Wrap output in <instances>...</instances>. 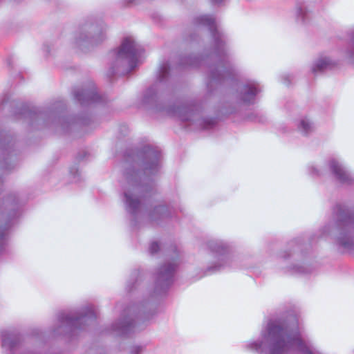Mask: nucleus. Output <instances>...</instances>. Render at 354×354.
Here are the masks:
<instances>
[{
  "instance_id": "obj_1",
  "label": "nucleus",
  "mask_w": 354,
  "mask_h": 354,
  "mask_svg": "<svg viewBox=\"0 0 354 354\" xmlns=\"http://www.w3.org/2000/svg\"><path fill=\"white\" fill-rule=\"evenodd\" d=\"M242 346L245 351L258 354H317L295 317L270 319L258 339L245 341Z\"/></svg>"
},
{
  "instance_id": "obj_2",
  "label": "nucleus",
  "mask_w": 354,
  "mask_h": 354,
  "mask_svg": "<svg viewBox=\"0 0 354 354\" xmlns=\"http://www.w3.org/2000/svg\"><path fill=\"white\" fill-rule=\"evenodd\" d=\"M160 158L158 148L149 145L127 155L121 184L125 208L133 216L140 212V194L152 191V179L160 170Z\"/></svg>"
},
{
  "instance_id": "obj_3",
  "label": "nucleus",
  "mask_w": 354,
  "mask_h": 354,
  "mask_svg": "<svg viewBox=\"0 0 354 354\" xmlns=\"http://www.w3.org/2000/svg\"><path fill=\"white\" fill-rule=\"evenodd\" d=\"M193 24L196 28H207L213 41V49L209 58L216 64L209 67L207 86L233 77L235 70L227 52L225 36L218 27L215 19L209 15H201L194 19Z\"/></svg>"
},
{
  "instance_id": "obj_4",
  "label": "nucleus",
  "mask_w": 354,
  "mask_h": 354,
  "mask_svg": "<svg viewBox=\"0 0 354 354\" xmlns=\"http://www.w3.org/2000/svg\"><path fill=\"white\" fill-rule=\"evenodd\" d=\"M144 53L142 47L131 36L124 38L121 45L109 53L110 72L126 75L140 63Z\"/></svg>"
},
{
  "instance_id": "obj_5",
  "label": "nucleus",
  "mask_w": 354,
  "mask_h": 354,
  "mask_svg": "<svg viewBox=\"0 0 354 354\" xmlns=\"http://www.w3.org/2000/svg\"><path fill=\"white\" fill-rule=\"evenodd\" d=\"M335 222L324 228V234L330 235L335 232L337 243L344 249H351L354 244V214H350L343 206L334 208Z\"/></svg>"
},
{
  "instance_id": "obj_6",
  "label": "nucleus",
  "mask_w": 354,
  "mask_h": 354,
  "mask_svg": "<svg viewBox=\"0 0 354 354\" xmlns=\"http://www.w3.org/2000/svg\"><path fill=\"white\" fill-rule=\"evenodd\" d=\"M96 313L93 306H87L74 313H61L57 318L55 335L74 333L77 329H83L96 319Z\"/></svg>"
},
{
  "instance_id": "obj_7",
  "label": "nucleus",
  "mask_w": 354,
  "mask_h": 354,
  "mask_svg": "<svg viewBox=\"0 0 354 354\" xmlns=\"http://www.w3.org/2000/svg\"><path fill=\"white\" fill-rule=\"evenodd\" d=\"M21 201L16 194L8 196L0 201V253L3 249L11 227L21 216Z\"/></svg>"
},
{
  "instance_id": "obj_8",
  "label": "nucleus",
  "mask_w": 354,
  "mask_h": 354,
  "mask_svg": "<svg viewBox=\"0 0 354 354\" xmlns=\"http://www.w3.org/2000/svg\"><path fill=\"white\" fill-rule=\"evenodd\" d=\"M106 27L86 22L74 33L73 44L82 51H86L106 39Z\"/></svg>"
},
{
  "instance_id": "obj_9",
  "label": "nucleus",
  "mask_w": 354,
  "mask_h": 354,
  "mask_svg": "<svg viewBox=\"0 0 354 354\" xmlns=\"http://www.w3.org/2000/svg\"><path fill=\"white\" fill-rule=\"evenodd\" d=\"M145 304L130 307L124 310L123 318L113 325V330L119 335H128L134 331L136 324L140 320H147L153 315V313L146 311Z\"/></svg>"
},
{
  "instance_id": "obj_10",
  "label": "nucleus",
  "mask_w": 354,
  "mask_h": 354,
  "mask_svg": "<svg viewBox=\"0 0 354 354\" xmlns=\"http://www.w3.org/2000/svg\"><path fill=\"white\" fill-rule=\"evenodd\" d=\"M11 136L5 131H0V185L2 176L14 169L18 162Z\"/></svg>"
},
{
  "instance_id": "obj_11",
  "label": "nucleus",
  "mask_w": 354,
  "mask_h": 354,
  "mask_svg": "<svg viewBox=\"0 0 354 354\" xmlns=\"http://www.w3.org/2000/svg\"><path fill=\"white\" fill-rule=\"evenodd\" d=\"M166 111L169 115L176 117L183 122L196 123L203 129H208L212 124L211 120L200 118L199 108L196 104L170 107Z\"/></svg>"
},
{
  "instance_id": "obj_12",
  "label": "nucleus",
  "mask_w": 354,
  "mask_h": 354,
  "mask_svg": "<svg viewBox=\"0 0 354 354\" xmlns=\"http://www.w3.org/2000/svg\"><path fill=\"white\" fill-rule=\"evenodd\" d=\"M207 247L214 259L213 266L208 268L209 270H219L226 266H232L233 257L229 252L228 247L223 241L211 240L207 243Z\"/></svg>"
},
{
  "instance_id": "obj_13",
  "label": "nucleus",
  "mask_w": 354,
  "mask_h": 354,
  "mask_svg": "<svg viewBox=\"0 0 354 354\" xmlns=\"http://www.w3.org/2000/svg\"><path fill=\"white\" fill-rule=\"evenodd\" d=\"M178 254L171 261L161 266L158 269L155 281V292L161 294L165 292L174 281L176 268L178 264Z\"/></svg>"
},
{
  "instance_id": "obj_14",
  "label": "nucleus",
  "mask_w": 354,
  "mask_h": 354,
  "mask_svg": "<svg viewBox=\"0 0 354 354\" xmlns=\"http://www.w3.org/2000/svg\"><path fill=\"white\" fill-rule=\"evenodd\" d=\"M169 71L170 66L167 62L160 65L158 73V81L144 93L142 99L143 104L152 105L157 102L160 91L163 88L169 80Z\"/></svg>"
},
{
  "instance_id": "obj_15",
  "label": "nucleus",
  "mask_w": 354,
  "mask_h": 354,
  "mask_svg": "<svg viewBox=\"0 0 354 354\" xmlns=\"http://www.w3.org/2000/svg\"><path fill=\"white\" fill-rule=\"evenodd\" d=\"M74 98L82 105H90L102 101V97L96 91L95 84L89 82L86 86L76 89L73 93Z\"/></svg>"
},
{
  "instance_id": "obj_16",
  "label": "nucleus",
  "mask_w": 354,
  "mask_h": 354,
  "mask_svg": "<svg viewBox=\"0 0 354 354\" xmlns=\"http://www.w3.org/2000/svg\"><path fill=\"white\" fill-rule=\"evenodd\" d=\"M329 167L335 178L340 183L345 185L354 183V176L343 166L338 159H331L329 161Z\"/></svg>"
},
{
  "instance_id": "obj_17",
  "label": "nucleus",
  "mask_w": 354,
  "mask_h": 354,
  "mask_svg": "<svg viewBox=\"0 0 354 354\" xmlns=\"http://www.w3.org/2000/svg\"><path fill=\"white\" fill-rule=\"evenodd\" d=\"M261 90L262 88L259 83L255 81H248L240 87L239 97L244 103L252 104Z\"/></svg>"
},
{
  "instance_id": "obj_18",
  "label": "nucleus",
  "mask_w": 354,
  "mask_h": 354,
  "mask_svg": "<svg viewBox=\"0 0 354 354\" xmlns=\"http://www.w3.org/2000/svg\"><path fill=\"white\" fill-rule=\"evenodd\" d=\"M337 62L327 55H320L312 65V72L315 74L333 68Z\"/></svg>"
},
{
  "instance_id": "obj_19",
  "label": "nucleus",
  "mask_w": 354,
  "mask_h": 354,
  "mask_svg": "<svg viewBox=\"0 0 354 354\" xmlns=\"http://www.w3.org/2000/svg\"><path fill=\"white\" fill-rule=\"evenodd\" d=\"M171 215L172 211L169 207L158 205L150 213L149 217L151 221L158 223L160 221L171 216Z\"/></svg>"
},
{
  "instance_id": "obj_20",
  "label": "nucleus",
  "mask_w": 354,
  "mask_h": 354,
  "mask_svg": "<svg viewBox=\"0 0 354 354\" xmlns=\"http://www.w3.org/2000/svg\"><path fill=\"white\" fill-rule=\"evenodd\" d=\"M298 131L304 136H308L315 129L313 122L307 117L301 118L297 124Z\"/></svg>"
},
{
  "instance_id": "obj_21",
  "label": "nucleus",
  "mask_w": 354,
  "mask_h": 354,
  "mask_svg": "<svg viewBox=\"0 0 354 354\" xmlns=\"http://www.w3.org/2000/svg\"><path fill=\"white\" fill-rule=\"evenodd\" d=\"M61 127L64 131H68L71 124L78 123L80 124H87L88 122L82 118H75L72 117L63 118L60 119Z\"/></svg>"
},
{
  "instance_id": "obj_22",
  "label": "nucleus",
  "mask_w": 354,
  "mask_h": 354,
  "mask_svg": "<svg viewBox=\"0 0 354 354\" xmlns=\"http://www.w3.org/2000/svg\"><path fill=\"white\" fill-rule=\"evenodd\" d=\"M204 61L196 57H189L182 61L181 64L183 66H192L196 67L200 65L201 62Z\"/></svg>"
},
{
  "instance_id": "obj_23",
  "label": "nucleus",
  "mask_w": 354,
  "mask_h": 354,
  "mask_svg": "<svg viewBox=\"0 0 354 354\" xmlns=\"http://www.w3.org/2000/svg\"><path fill=\"white\" fill-rule=\"evenodd\" d=\"M296 15L297 20L301 21L303 23L306 22L307 12L304 8L301 7L297 8L296 10Z\"/></svg>"
},
{
  "instance_id": "obj_24",
  "label": "nucleus",
  "mask_w": 354,
  "mask_h": 354,
  "mask_svg": "<svg viewBox=\"0 0 354 354\" xmlns=\"http://www.w3.org/2000/svg\"><path fill=\"white\" fill-rule=\"evenodd\" d=\"M292 272L298 274H306L308 272V270L303 265H297L293 267Z\"/></svg>"
},
{
  "instance_id": "obj_25",
  "label": "nucleus",
  "mask_w": 354,
  "mask_h": 354,
  "mask_svg": "<svg viewBox=\"0 0 354 354\" xmlns=\"http://www.w3.org/2000/svg\"><path fill=\"white\" fill-rule=\"evenodd\" d=\"M159 249H160V245L158 242L153 241L150 243L149 250V252L151 254L156 253Z\"/></svg>"
},
{
  "instance_id": "obj_26",
  "label": "nucleus",
  "mask_w": 354,
  "mask_h": 354,
  "mask_svg": "<svg viewBox=\"0 0 354 354\" xmlns=\"http://www.w3.org/2000/svg\"><path fill=\"white\" fill-rule=\"evenodd\" d=\"M26 115H27L31 119H38L41 117V113H37L32 111H27V113H26Z\"/></svg>"
},
{
  "instance_id": "obj_27",
  "label": "nucleus",
  "mask_w": 354,
  "mask_h": 354,
  "mask_svg": "<svg viewBox=\"0 0 354 354\" xmlns=\"http://www.w3.org/2000/svg\"><path fill=\"white\" fill-rule=\"evenodd\" d=\"M310 173L312 174H316V175L322 174V172L313 165L310 167Z\"/></svg>"
},
{
  "instance_id": "obj_28",
  "label": "nucleus",
  "mask_w": 354,
  "mask_h": 354,
  "mask_svg": "<svg viewBox=\"0 0 354 354\" xmlns=\"http://www.w3.org/2000/svg\"><path fill=\"white\" fill-rule=\"evenodd\" d=\"M142 348L140 346H135L132 348L131 353L133 354H139V353L141 351Z\"/></svg>"
},
{
  "instance_id": "obj_29",
  "label": "nucleus",
  "mask_w": 354,
  "mask_h": 354,
  "mask_svg": "<svg viewBox=\"0 0 354 354\" xmlns=\"http://www.w3.org/2000/svg\"><path fill=\"white\" fill-rule=\"evenodd\" d=\"M350 43L351 46L354 48V30L350 35Z\"/></svg>"
},
{
  "instance_id": "obj_30",
  "label": "nucleus",
  "mask_w": 354,
  "mask_h": 354,
  "mask_svg": "<svg viewBox=\"0 0 354 354\" xmlns=\"http://www.w3.org/2000/svg\"><path fill=\"white\" fill-rule=\"evenodd\" d=\"M71 174L74 176V178H76L75 174L79 175L78 170H76L75 172L73 171V169L71 170ZM79 179H75V181H77Z\"/></svg>"
},
{
  "instance_id": "obj_31",
  "label": "nucleus",
  "mask_w": 354,
  "mask_h": 354,
  "mask_svg": "<svg viewBox=\"0 0 354 354\" xmlns=\"http://www.w3.org/2000/svg\"><path fill=\"white\" fill-rule=\"evenodd\" d=\"M211 1L215 3H221L222 1H223L224 0H211Z\"/></svg>"
},
{
  "instance_id": "obj_32",
  "label": "nucleus",
  "mask_w": 354,
  "mask_h": 354,
  "mask_svg": "<svg viewBox=\"0 0 354 354\" xmlns=\"http://www.w3.org/2000/svg\"><path fill=\"white\" fill-rule=\"evenodd\" d=\"M125 3H131L133 0H124Z\"/></svg>"
}]
</instances>
